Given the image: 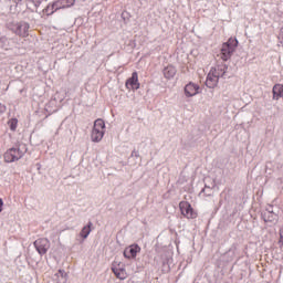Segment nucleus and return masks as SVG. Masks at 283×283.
Returning <instances> with one entry per match:
<instances>
[{
	"label": "nucleus",
	"mask_w": 283,
	"mask_h": 283,
	"mask_svg": "<svg viewBox=\"0 0 283 283\" xmlns=\"http://www.w3.org/2000/svg\"><path fill=\"white\" fill-rule=\"evenodd\" d=\"M27 153L28 146H25V144H19L4 153V163H17V160H21Z\"/></svg>",
	"instance_id": "1"
},
{
	"label": "nucleus",
	"mask_w": 283,
	"mask_h": 283,
	"mask_svg": "<svg viewBox=\"0 0 283 283\" xmlns=\"http://www.w3.org/2000/svg\"><path fill=\"white\" fill-rule=\"evenodd\" d=\"M238 48V39L230 38L228 42L222 44L221 59L222 61H229Z\"/></svg>",
	"instance_id": "2"
},
{
	"label": "nucleus",
	"mask_w": 283,
	"mask_h": 283,
	"mask_svg": "<svg viewBox=\"0 0 283 283\" xmlns=\"http://www.w3.org/2000/svg\"><path fill=\"white\" fill-rule=\"evenodd\" d=\"M179 209L185 218H188V220H193L198 217V214L193 211V208L191 205L187 201H181L179 203Z\"/></svg>",
	"instance_id": "3"
},
{
	"label": "nucleus",
	"mask_w": 283,
	"mask_h": 283,
	"mask_svg": "<svg viewBox=\"0 0 283 283\" xmlns=\"http://www.w3.org/2000/svg\"><path fill=\"white\" fill-rule=\"evenodd\" d=\"M33 244L40 255H45L50 251V240L45 238L35 240Z\"/></svg>",
	"instance_id": "4"
},
{
	"label": "nucleus",
	"mask_w": 283,
	"mask_h": 283,
	"mask_svg": "<svg viewBox=\"0 0 283 283\" xmlns=\"http://www.w3.org/2000/svg\"><path fill=\"white\" fill-rule=\"evenodd\" d=\"M12 32H14V34H17L18 36H28V32L30 30V24L28 22H18L15 24H13L12 27Z\"/></svg>",
	"instance_id": "5"
},
{
	"label": "nucleus",
	"mask_w": 283,
	"mask_h": 283,
	"mask_svg": "<svg viewBox=\"0 0 283 283\" xmlns=\"http://www.w3.org/2000/svg\"><path fill=\"white\" fill-rule=\"evenodd\" d=\"M227 70H229V66L224 63H221V64H218L217 66L212 67L210 73H212L219 80L227 78Z\"/></svg>",
	"instance_id": "6"
},
{
	"label": "nucleus",
	"mask_w": 283,
	"mask_h": 283,
	"mask_svg": "<svg viewBox=\"0 0 283 283\" xmlns=\"http://www.w3.org/2000/svg\"><path fill=\"white\" fill-rule=\"evenodd\" d=\"M138 253H140V247L138 244H132L124 250V258H126L127 260H132L136 258Z\"/></svg>",
	"instance_id": "7"
},
{
	"label": "nucleus",
	"mask_w": 283,
	"mask_h": 283,
	"mask_svg": "<svg viewBox=\"0 0 283 283\" xmlns=\"http://www.w3.org/2000/svg\"><path fill=\"white\" fill-rule=\"evenodd\" d=\"M127 90H140V83H138V73L133 72L132 77L126 81Z\"/></svg>",
	"instance_id": "8"
},
{
	"label": "nucleus",
	"mask_w": 283,
	"mask_h": 283,
	"mask_svg": "<svg viewBox=\"0 0 283 283\" xmlns=\"http://www.w3.org/2000/svg\"><path fill=\"white\" fill-rule=\"evenodd\" d=\"M112 272L117 277V280H127V270H125V268H122L120 264L113 265Z\"/></svg>",
	"instance_id": "9"
},
{
	"label": "nucleus",
	"mask_w": 283,
	"mask_h": 283,
	"mask_svg": "<svg viewBox=\"0 0 283 283\" xmlns=\"http://www.w3.org/2000/svg\"><path fill=\"white\" fill-rule=\"evenodd\" d=\"M198 90H200V86L189 83L185 86V94L188 98H191V96H196V94H198Z\"/></svg>",
	"instance_id": "10"
},
{
	"label": "nucleus",
	"mask_w": 283,
	"mask_h": 283,
	"mask_svg": "<svg viewBox=\"0 0 283 283\" xmlns=\"http://www.w3.org/2000/svg\"><path fill=\"white\" fill-rule=\"evenodd\" d=\"M218 81L220 80L210 72L206 80V87L213 90V87L218 86Z\"/></svg>",
	"instance_id": "11"
},
{
	"label": "nucleus",
	"mask_w": 283,
	"mask_h": 283,
	"mask_svg": "<svg viewBox=\"0 0 283 283\" xmlns=\"http://www.w3.org/2000/svg\"><path fill=\"white\" fill-rule=\"evenodd\" d=\"M103 136H105V130H98L93 128L91 134L93 143H101V140H103Z\"/></svg>",
	"instance_id": "12"
},
{
	"label": "nucleus",
	"mask_w": 283,
	"mask_h": 283,
	"mask_svg": "<svg viewBox=\"0 0 283 283\" xmlns=\"http://www.w3.org/2000/svg\"><path fill=\"white\" fill-rule=\"evenodd\" d=\"M261 216L264 222H275L277 220V214L273 211H264Z\"/></svg>",
	"instance_id": "13"
},
{
	"label": "nucleus",
	"mask_w": 283,
	"mask_h": 283,
	"mask_svg": "<svg viewBox=\"0 0 283 283\" xmlns=\"http://www.w3.org/2000/svg\"><path fill=\"white\" fill-rule=\"evenodd\" d=\"M93 224L92 221H88V223L82 228L80 237L83 238V240H87L90 233H92Z\"/></svg>",
	"instance_id": "14"
},
{
	"label": "nucleus",
	"mask_w": 283,
	"mask_h": 283,
	"mask_svg": "<svg viewBox=\"0 0 283 283\" xmlns=\"http://www.w3.org/2000/svg\"><path fill=\"white\" fill-rule=\"evenodd\" d=\"M237 251L238 245L232 244L230 249L223 254V256L227 258V262H232V260L235 258Z\"/></svg>",
	"instance_id": "15"
},
{
	"label": "nucleus",
	"mask_w": 283,
	"mask_h": 283,
	"mask_svg": "<svg viewBox=\"0 0 283 283\" xmlns=\"http://www.w3.org/2000/svg\"><path fill=\"white\" fill-rule=\"evenodd\" d=\"M56 10H61V6L59 2H53L52 4H49L45 9L44 12L48 14V17L52 15L53 12H56Z\"/></svg>",
	"instance_id": "16"
},
{
	"label": "nucleus",
	"mask_w": 283,
	"mask_h": 283,
	"mask_svg": "<svg viewBox=\"0 0 283 283\" xmlns=\"http://www.w3.org/2000/svg\"><path fill=\"white\" fill-rule=\"evenodd\" d=\"M176 67L172 65H168L164 69V76L165 78H174L176 76Z\"/></svg>",
	"instance_id": "17"
},
{
	"label": "nucleus",
	"mask_w": 283,
	"mask_h": 283,
	"mask_svg": "<svg viewBox=\"0 0 283 283\" xmlns=\"http://www.w3.org/2000/svg\"><path fill=\"white\" fill-rule=\"evenodd\" d=\"M55 277L57 283H67V273L64 270H59Z\"/></svg>",
	"instance_id": "18"
},
{
	"label": "nucleus",
	"mask_w": 283,
	"mask_h": 283,
	"mask_svg": "<svg viewBox=\"0 0 283 283\" xmlns=\"http://www.w3.org/2000/svg\"><path fill=\"white\" fill-rule=\"evenodd\" d=\"M57 6H61V10L65 8H72L74 3H76V0H57Z\"/></svg>",
	"instance_id": "19"
},
{
	"label": "nucleus",
	"mask_w": 283,
	"mask_h": 283,
	"mask_svg": "<svg viewBox=\"0 0 283 283\" xmlns=\"http://www.w3.org/2000/svg\"><path fill=\"white\" fill-rule=\"evenodd\" d=\"M93 129L105 132V122L103 119H96Z\"/></svg>",
	"instance_id": "20"
},
{
	"label": "nucleus",
	"mask_w": 283,
	"mask_h": 283,
	"mask_svg": "<svg viewBox=\"0 0 283 283\" xmlns=\"http://www.w3.org/2000/svg\"><path fill=\"white\" fill-rule=\"evenodd\" d=\"M0 48L2 50H10V40L6 36L0 38Z\"/></svg>",
	"instance_id": "21"
},
{
	"label": "nucleus",
	"mask_w": 283,
	"mask_h": 283,
	"mask_svg": "<svg viewBox=\"0 0 283 283\" xmlns=\"http://www.w3.org/2000/svg\"><path fill=\"white\" fill-rule=\"evenodd\" d=\"M18 123H19V120H17V118H13V119L9 120V127H10L11 132H15L17 130Z\"/></svg>",
	"instance_id": "22"
},
{
	"label": "nucleus",
	"mask_w": 283,
	"mask_h": 283,
	"mask_svg": "<svg viewBox=\"0 0 283 283\" xmlns=\"http://www.w3.org/2000/svg\"><path fill=\"white\" fill-rule=\"evenodd\" d=\"M201 192L206 193V196H211L212 193L211 188L207 186L201 190Z\"/></svg>",
	"instance_id": "23"
},
{
	"label": "nucleus",
	"mask_w": 283,
	"mask_h": 283,
	"mask_svg": "<svg viewBox=\"0 0 283 283\" xmlns=\"http://www.w3.org/2000/svg\"><path fill=\"white\" fill-rule=\"evenodd\" d=\"M130 156H132V158H134V156H135V158H139L140 154L135 149L132 151Z\"/></svg>",
	"instance_id": "24"
},
{
	"label": "nucleus",
	"mask_w": 283,
	"mask_h": 283,
	"mask_svg": "<svg viewBox=\"0 0 283 283\" xmlns=\"http://www.w3.org/2000/svg\"><path fill=\"white\" fill-rule=\"evenodd\" d=\"M6 112V105L0 103V114H3Z\"/></svg>",
	"instance_id": "25"
},
{
	"label": "nucleus",
	"mask_w": 283,
	"mask_h": 283,
	"mask_svg": "<svg viewBox=\"0 0 283 283\" xmlns=\"http://www.w3.org/2000/svg\"><path fill=\"white\" fill-rule=\"evenodd\" d=\"M3 211V199H0V213Z\"/></svg>",
	"instance_id": "26"
},
{
	"label": "nucleus",
	"mask_w": 283,
	"mask_h": 283,
	"mask_svg": "<svg viewBox=\"0 0 283 283\" xmlns=\"http://www.w3.org/2000/svg\"><path fill=\"white\" fill-rule=\"evenodd\" d=\"M11 1V3H15V6H18V3H21V1H23V0H10Z\"/></svg>",
	"instance_id": "27"
},
{
	"label": "nucleus",
	"mask_w": 283,
	"mask_h": 283,
	"mask_svg": "<svg viewBox=\"0 0 283 283\" xmlns=\"http://www.w3.org/2000/svg\"><path fill=\"white\" fill-rule=\"evenodd\" d=\"M265 211H273V208L270 207V208H268Z\"/></svg>",
	"instance_id": "28"
},
{
	"label": "nucleus",
	"mask_w": 283,
	"mask_h": 283,
	"mask_svg": "<svg viewBox=\"0 0 283 283\" xmlns=\"http://www.w3.org/2000/svg\"><path fill=\"white\" fill-rule=\"evenodd\" d=\"M28 1L34 2V0H28Z\"/></svg>",
	"instance_id": "29"
}]
</instances>
